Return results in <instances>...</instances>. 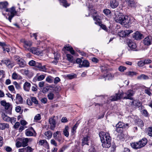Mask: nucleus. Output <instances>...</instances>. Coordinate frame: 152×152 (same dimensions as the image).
I'll return each instance as SVG.
<instances>
[{
	"label": "nucleus",
	"instance_id": "f257e3e1",
	"mask_svg": "<svg viewBox=\"0 0 152 152\" xmlns=\"http://www.w3.org/2000/svg\"><path fill=\"white\" fill-rule=\"evenodd\" d=\"M99 135L102 143V146L105 148H109L110 147L111 139L109 134L102 131L99 132Z\"/></svg>",
	"mask_w": 152,
	"mask_h": 152
},
{
	"label": "nucleus",
	"instance_id": "f03ea898",
	"mask_svg": "<svg viewBox=\"0 0 152 152\" xmlns=\"http://www.w3.org/2000/svg\"><path fill=\"white\" fill-rule=\"evenodd\" d=\"M115 21L119 23L125 27H128L131 24V21L130 18L127 16H121L119 18H116Z\"/></svg>",
	"mask_w": 152,
	"mask_h": 152
},
{
	"label": "nucleus",
	"instance_id": "7ed1b4c3",
	"mask_svg": "<svg viewBox=\"0 0 152 152\" xmlns=\"http://www.w3.org/2000/svg\"><path fill=\"white\" fill-rule=\"evenodd\" d=\"M116 131L117 132H121L122 131L119 129H118L122 128V129H126L129 127V124H125L124 123L121 122H119L116 125Z\"/></svg>",
	"mask_w": 152,
	"mask_h": 152
},
{
	"label": "nucleus",
	"instance_id": "20e7f679",
	"mask_svg": "<svg viewBox=\"0 0 152 152\" xmlns=\"http://www.w3.org/2000/svg\"><path fill=\"white\" fill-rule=\"evenodd\" d=\"M1 105L4 107L5 109L7 110L6 112L9 114H11L12 108L10 107V104L6 102V101L4 100L1 101Z\"/></svg>",
	"mask_w": 152,
	"mask_h": 152
},
{
	"label": "nucleus",
	"instance_id": "39448f33",
	"mask_svg": "<svg viewBox=\"0 0 152 152\" xmlns=\"http://www.w3.org/2000/svg\"><path fill=\"white\" fill-rule=\"evenodd\" d=\"M124 94L125 95V96H124V99H129L130 100H132L133 99L132 96H133L134 94V92L132 90H129Z\"/></svg>",
	"mask_w": 152,
	"mask_h": 152
},
{
	"label": "nucleus",
	"instance_id": "423d86ee",
	"mask_svg": "<svg viewBox=\"0 0 152 152\" xmlns=\"http://www.w3.org/2000/svg\"><path fill=\"white\" fill-rule=\"evenodd\" d=\"M1 62L5 64L8 68H12L14 66L13 61L7 58L2 60Z\"/></svg>",
	"mask_w": 152,
	"mask_h": 152
},
{
	"label": "nucleus",
	"instance_id": "0eeeda50",
	"mask_svg": "<svg viewBox=\"0 0 152 152\" xmlns=\"http://www.w3.org/2000/svg\"><path fill=\"white\" fill-rule=\"evenodd\" d=\"M25 134L27 136L31 137L32 136H36L37 134L32 127L29 129H27L25 130Z\"/></svg>",
	"mask_w": 152,
	"mask_h": 152
},
{
	"label": "nucleus",
	"instance_id": "6e6552de",
	"mask_svg": "<svg viewBox=\"0 0 152 152\" xmlns=\"http://www.w3.org/2000/svg\"><path fill=\"white\" fill-rule=\"evenodd\" d=\"M124 92L121 93L116 94L115 96H112L110 97V100L112 101H115L117 100L122 99H124Z\"/></svg>",
	"mask_w": 152,
	"mask_h": 152
},
{
	"label": "nucleus",
	"instance_id": "1a4fd4ad",
	"mask_svg": "<svg viewBox=\"0 0 152 152\" xmlns=\"http://www.w3.org/2000/svg\"><path fill=\"white\" fill-rule=\"evenodd\" d=\"M22 42L23 43V46L26 50L28 51L32 45V42L30 40H23Z\"/></svg>",
	"mask_w": 152,
	"mask_h": 152
},
{
	"label": "nucleus",
	"instance_id": "9d476101",
	"mask_svg": "<svg viewBox=\"0 0 152 152\" xmlns=\"http://www.w3.org/2000/svg\"><path fill=\"white\" fill-rule=\"evenodd\" d=\"M53 137L55 140L60 142L62 140V135L61 132L57 131L53 134Z\"/></svg>",
	"mask_w": 152,
	"mask_h": 152
},
{
	"label": "nucleus",
	"instance_id": "9b49d317",
	"mask_svg": "<svg viewBox=\"0 0 152 152\" xmlns=\"http://www.w3.org/2000/svg\"><path fill=\"white\" fill-rule=\"evenodd\" d=\"M49 123L50 125V129L54 130L56 126V122L53 118H49Z\"/></svg>",
	"mask_w": 152,
	"mask_h": 152
},
{
	"label": "nucleus",
	"instance_id": "f8f14e48",
	"mask_svg": "<svg viewBox=\"0 0 152 152\" xmlns=\"http://www.w3.org/2000/svg\"><path fill=\"white\" fill-rule=\"evenodd\" d=\"M34 66L38 68L39 70L45 72L47 70L45 65L42 66V64L41 63L38 62L37 61H36V62Z\"/></svg>",
	"mask_w": 152,
	"mask_h": 152
},
{
	"label": "nucleus",
	"instance_id": "ddd939ff",
	"mask_svg": "<svg viewBox=\"0 0 152 152\" xmlns=\"http://www.w3.org/2000/svg\"><path fill=\"white\" fill-rule=\"evenodd\" d=\"M143 43L144 44L147 46H149L152 43V37L151 36H148L144 39Z\"/></svg>",
	"mask_w": 152,
	"mask_h": 152
},
{
	"label": "nucleus",
	"instance_id": "4468645a",
	"mask_svg": "<svg viewBox=\"0 0 152 152\" xmlns=\"http://www.w3.org/2000/svg\"><path fill=\"white\" fill-rule=\"evenodd\" d=\"M114 77V75L113 74L108 73L104 74L102 78H104L105 80H110L113 79Z\"/></svg>",
	"mask_w": 152,
	"mask_h": 152
},
{
	"label": "nucleus",
	"instance_id": "2eb2a0df",
	"mask_svg": "<svg viewBox=\"0 0 152 152\" xmlns=\"http://www.w3.org/2000/svg\"><path fill=\"white\" fill-rule=\"evenodd\" d=\"M32 140L31 138H23L21 141L22 146L25 147L28 145V143L29 141L31 142Z\"/></svg>",
	"mask_w": 152,
	"mask_h": 152
},
{
	"label": "nucleus",
	"instance_id": "dca6fc26",
	"mask_svg": "<svg viewBox=\"0 0 152 152\" xmlns=\"http://www.w3.org/2000/svg\"><path fill=\"white\" fill-rule=\"evenodd\" d=\"M110 6L112 8H116L119 5V2L117 0H110Z\"/></svg>",
	"mask_w": 152,
	"mask_h": 152
},
{
	"label": "nucleus",
	"instance_id": "f3484780",
	"mask_svg": "<svg viewBox=\"0 0 152 152\" xmlns=\"http://www.w3.org/2000/svg\"><path fill=\"white\" fill-rule=\"evenodd\" d=\"M142 105L141 102L139 101V100L136 99L132 101L131 105L132 106H135L139 107Z\"/></svg>",
	"mask_w": 152,
	"mask_h": 152
},
{
	"label": "nucleus",
	"instance_id": "a211bd4d",
	"mask_svg": "<svg viewBox=\"0 0 152 152\" xmlns=\"http://www.w3.org/2000/svg\"><path fill=\"white\" fill-rule=\"evenodd\" d=\"M17 62L19 67L21 68H23L26 65V61L22 58L19 59L18 61H17Z\"/></svg>",
	"mask_w": 152,
	"mask_h": 152
},
{
	"label": "nucleus",
	"instance_id": "6ab92c4d",
	"mask_svg": "<svg viewBox=\"0 0 152 152\" xmlns=\"http://www.w3.org/2000/svg\"><path fill=\"white\" fill-rule=\"evenodd\" d=\"M133 38L136 40H138L142 39L143 38V35L138 31H136L133 35Z\"/></svg>",
	"mask_w": 152,
	"mask_h": 152
},
{
	"label": "nucleus",
	"instance_id": "aec40b11",
	"mask_svg": "<svg viewBox=\"0 0 152 152\" xmlns=\"http://www.w3.org/2000/svg\"><path fill=\"white\" fill-rule=\"evenodd\" d=\"M89 63L88 61L86 60L82 61L81 64H79V67H87L89 66Z\"/></svg>",
	"mask_w": 152,
	"mask_h": 152
},
{
	"label": "nucleus",
	"instance_id": "412c9836",
	"mask_svg": "<svg viewBox=\"0 0 152 152\" xmlns=\"http://www.w3.org/2000/svg\"><path fill=\"white\" fill-rule=\"evenodd\" d=\"M23 102V99L22 97L19 94H17L16 98V103L17 104H22Z\"/></svg>",
	"mask_w": 152,
	"mask_h": 152
},
{
	"label": "nucleus",
	"instance_id": "4be33fe9",
	"mask_svg": "<svg viewBox=\"0 0 152 152\" xmlns=\"http://www.w3.org/2000/svg\"><path fill=\"white\" fill-rule=\"evenodd\" d=\"M8 5V2L7 1L0 2V8L2 9H4L6 11Z\"/></svg>",
	"mask_w": 152,
	"mask_h": 152
},
{
	"label": "nucleus",
	"instance_id": "5701e85b",
	"mask_svg": "<svg viewBox=\"0 0 152 152\" xmlns=\"http://www.w3.org/2000/svg\"><path fill=\"white\" fill-rule=\"evenodd\" d=\"M28 51L31 52L34 54L36 55H38L40 53L38 48L35 47H32L30 48Z\"/></svg>",
	"mask_w": 152,
	"mask_h": 152
},
{
	"label": "nucleus",
	"instance_id": "b1692460",
	"mask_svg": "<svg viewBox=\"0 0 152 152\" xmlns=\"http://www.w3.org/2000/svg\"><path fill=\"white\" fill-rule=\"evenodd\" d=\"M31 84L28 82H25L23 85V89L25 91H29L31 87Z\"/></svg>",
	"mask_w": 152,
	"mask_h": 152
},
{
	"label": "nucleus",
	"instance_id": "393cba45",
	"mask_svg": "<svg viewBox=\"0 0 152 152\" xmlns=\"http://www.w3.org/2000/svg\"><path fill=\"white\" fill-rule=\"evenodd\" d=\"M6 12H10L11 13L10 15L14 16L16 13V11H15V9L14 7H12L10 9H6Z\"/></svg>",
	"mask_w": 152,
	"mask_h": 152
},
{
	"label": "nucleus",
	"instance_id": "a878e982",
	"mask_svg": "<svg viewBox=\"0 0 152 152\" xmlns=\"http://www.w3.org/2000/svg\"><path fill=\"white\" fill-rule=\"evenodd\" d=\"M38 143L40 145H45L47 147V148L48 149L49 148L48 142L45 140H40Z\"/></svg>",
	"mask_w": 152,
	"mask_h": 152
},
{
	"label": "nucleus",
	"instance_id": "bb28decb",
	"mask_svg": "<svg viewBox=\"0 0 152 152\" xmlns=\"http://www.w3.org/2000/svg\"><path fill=\"white\" fill-rule=\"evenodd\" d=\"M128 46L130 48V49H135L137 47L135 43L132 42L131 40H129L128 43Z\"/></svg>",
	"mask_w": 152,
	"mask_h": 152
},
{
	"label": "nucleus",
	"instance_id": "cd10ccee",
	"mask_svg": "<svg viewBox=\"0 0 152 152\" xmlns=\"http://www.w3.org/2000/svg\"><path fill=\"white\" fill-rule=\"evenodd\" d=\"M125 75L127 76L132 77L134 75H136L137 73L134 72L129 71L125 72Z\"/></svg>",
	"mask_w": 152,
	"mask_h": 152
},
{
	"label": "nucleus",
	"instance_id": "c85d7f7f",
	"mask_svg": "<svg viewBox=\"0 0 152 152\" xmlns=\"http://www.w3.org/2000/svg\"><path fill=\"white\" fill-rule=\"evenodd\" d=\"M89 137L88 136L83 137V139L82 140V145L83 146L85 145H88V141L89 140Z\"/></svg>",
	"mask_w": 152,
	"mask_h": 152
},
{
	"label": "nucleus",
	"instance_id": "c756f323",
	"mask_svg": "<svg viewBox=\"0 0 152 152\" xmlns=\"http://www.w3.org/2000/svg\"><path fill=\"white\" fill-rule=\"evenodd\" d=\"M147 140L146 138H143L141 140L139 141L140 144L141 145L142 147H144L146 144L147 142Z\"/></svg>",
	"mask_w": 152,
	"mask_h": 152
},
{
	"label": "nucleus",
	"instance_id": "7c9ffc66",
	"mask_svg": "<svg viewBox=\"0 0 152 152\" xmlns=\"http://www.w3.org/2000/svg\"><path fill=\"white\" fill-rule=\"evenodd\" d=\"M69 129V126H66L63 130V134L66 137H68L69 135V132L68 131Z\"/></svg>",
	"mask_w": 152,
	"mask_h": 152
},
{
	"label": "nucleus",
	"instance_id": "2f4dec72",
	"mask_svg": "<svg viewBox=\"0 0 152 152\" xmlns=\"http://www.w3.org/2000/svg\"><path fill=\"white\" fill-rule=\"evenodd\" d=\"M1 117L3 119L6 121H10L11 118L7 115L4 113H2L1 114Z\"/></svg>",
	"mask_w": 152,
	"mask_h": 152
},
{
	"label": "nucleus",
	"instance_id": "473e14b6",
	"mask_svg": "<svg viewBox=\"0 0 152 152\" xmlns=\"http://www.w3.org/2000/svg\"><path fill=\"white\" fill-rule=\"evenodd\" d=\"M20 72L22 74L26 76L28 75L29 74L30 72L28 69H22L20 70Z\"/></svg>",
	"mask_w": 152,
	"mask_h": 152
},
{
	"label": "nucleus",
	"instance_id": "72a5a7b5",
	"mask_svg": "<svg viewBox=\"0 0 152 152\" xmlns=\"http://www.w3.org/2000/svg\"><path fill=\"white\" fill-rule=\"evenodd\" d=\"M23 152H32L34 149L30 146H27L26 148H22Z\"/></svg>",
	"mask_w": 152,
	"mask_h": 152
},
{
	"label": "nucleus",
	"instance_id": "f704fd0d",
	"mask_svg": "<svg viewBox=\"0 0 152 152\" xmlns=\"http://www.w3.org/2000/svg\"><path fill=\"white\" fill-rule=\"evenodd\" d=\"M9 126L8 124L5 123H0V129L3 130L5 128H8Z\"/></svg>",
	"mask_w": 152,
	"mask_h": 152
},
{
	"label": "nucleus",
	"instance_id": "c9c22d12",
	"mask_svg": "<svg viewBox=\"0 0 152 152\" xmlns=\"http://www.w3.org/2000/svg\"><path fill=\"white\" fill-rule=\"evenodd\" d=\"M94 13H95L96 15L95 16H93V19L94 20L97 21V22H95V23L96 24H97L98 23L99 24V23H100L99 21L100 20L99 17L97 15V13L96 11H95Z\"/></svg>",
	"mask_w": 152,
	"mask_h": 152
},
{
	"label": "nucleus",
	"instance_id": "e433bc0d",
	"mask_svg": "<svg viewBox=\"0 0 152 152\" xmlns=\"http://www.w3.org/2000/svg\"><path fill=\"white\" fill-rule=\"evenodd\" d=\"M45 135L47 137V139H49L51 138L52 135V133L50 131H48L44 133Z\"/></svg>",
	"mask_w": 152,
	"mask_h": 152
},
{
	"label": "nucleus",
	"instance_id": "4c0bfd02",
	"mask_svg": "<svg viewBox=\"0 0 152 152\" xmlns=\"http://www.w3.org/2000/svg\"><path fill=\"white\" fill-rule=\"evenodd\" d=\"M12 79L15 80L17 79L18 77L20 79H22L21 76L17 74L15 72H14L12 74Z\"/></svg>",
	"mask_w": 152,
	"mask_h": 152
},
{
	"label": "nucleus",
	"instance_id": "58836bf2",
	"mask_svg": "<svg viewBox=\"0 0 152 152\" xmlns=\"http://www.w3.org/2000/svg\"><path fill=\"white\" fill-rule=\"evenodd\" d=\"M54 78L50 76H48L46 78L45 81L49 83H53Z\"/></svg>",
	"mask_w": 152,
	"mask_h": 152
},
{
	"label": "nucleus",
	"instance_id": "ea45409f",
	"mask_svg": "<svg viewBox=\"0 0 152 152\" xmlns=\"http://www.w3.org/2000/svg\"><path fill=\"white\" fill-rule=\"evenodd\" d=\"M127 4L129 6L131 7H134L136 5L134 0H130V1L128 2Z\"/></svg>",
	"mask_w": 152,
	"mask_h": 152
},
{
	"label": "nucleus",
	"instance_id": "a19ab883",
	"mask_svg": "<svg viewBox=\"0 0 152 152\" xmlns=\"http://www.w3.org/2000/svg\"><path fill=\"white\" fill-rule=\"evenodd\" d=\"M121 14L122 13L118 11H115L114 14L115 17H114V20H115L116 18H119L120 16H122L123 15H121Z\"/></svg>",
	"mask_w": 152,
	"mask_h": 152
},
{
	"label": "nucleus",
	"instance_id": "79ce46f5",
	"mask_svg": "<svg viewBox=\"0 0 152 152\" xmlns=\"http://www.w3.org/2000/svg\"><path fill=\"white\" fill-rule=\"evenodd\" d=\"M137 79H139L147 80L148 79V77L147 75L142 74L138 77Z\"/></svg>",
	"mask_w": 152,
	"mask_h": 152
},
{
	"label": "nucleus",
	"instance_id": "37998d69",
	"mask_svg": "<svg viewBox=\"0 0 152 152\" xmlns=\"http://www.w3.org/2000/svg\"><path fill=\"white\" fill-rule=\"evenodd\" d=\"M54 94L51 92L49 93L47 95V97L50 100H53L54 98Z\"/></svg>",
	"mask_w": 152,
	"mask_h": 152
},
{
	"label": "nucleus",
	"instance_id": "c03bdc74",
	"mask_svg": "<svg viewBox=\"0 0 152 152\" xmlns=\"http://www.w3.org/2000/svg\"><path fill=\"white\" fill-rule=\"evenodd\" d=\"M118 35L121 37H125L126 35V32L122 31L118 33Z\"/></svg>",
	"mask_w": 152,
	"mask_h": 152
},
{
	"label": "nucleus",
	"instance_id": "a18cd8bd",
	"mask_svg": "<svg viewBox=\"0 0 152 152\" xmlns=\"http://www.w3.org/2000/svg\"><path fill=\"white\" fill-rule=\"evenodd\" d=\"M60 1L63 3V6L66 7H67L69 6L70 5L69 4L67 3L66 0H59Z\"/></svg>",
	"mask_w": 152,
	"mask_h": 152
},
{
	"label": "nucleus",
	"instance_id": "49530a36",
	"mask_svg": "<svg viewBox=\"0 0 152 152\" xmlns=\"http://www.w3.org/2000/svg\"><path fill=\"white\" fill-rule=\"evenodd\" d=\"M66 57L67 60L70 62H72L73 60V57L70 54H67Z\"/></svg>",
	"mask_w": 152,
	"mask_h": 152
},
{
	"label": "nucleus",
	"instance_id": "de8ad7c7",
	"mask_svg": "<svg viewBox=\"0 0 152 152\" xmlns=\"http://www.w3.org/2000/svg\"><path fill=\"white\" fill-rule=\"evenodd\" d=\"M78 124L77 123H76L72 127V133H73V134L75 132L78 126Z\"/></svg>",
	"mask_w": 152,
	"mask_h": 152
},
{
	"label": "nucleus",
	"instance_id": "09e8293b",
	"mask_svg": "<svg viewBox=\"0 0 152 152\" xmlns=\"http://www.w3.org/2000/svg\"><path fill=\"white\" fill-rule=\"evenodd\" d=\"M148 134L149 136L152 137V127H150L148 128Z\"/></svg>",
	"mask_w": 152,
	"mask_h": 152
},
{
	"label": "nucleus",
	"instance_id": "8fccbe9b",
	"mask_svg": "<svg viewBox=\"0 0 152 152\" xmlns=\"http://www.w3.org/2000/svg\"><path fill=\"white\" fill-rule=\"evenodd\" d=\"M45 75H41L38 77L37 80L38 81L42 80L45 78Z\"/></svg>",
	"mask_w": 152,
	"mask_h": 152
},
{
	"label": "nucleus",
	"instance_id": "3c124183",
	"mask_svg": "<svg viewBox=\"0 0 152 152\" xmlns=\"http://www.w3.org/2000/svg\"><path fill=\"white\" fill-rule=\"evenodd\" d=\"M41 118V115L39 114L36 115L34 117V120L36 121L40 120Z\"/></svg>",
	"mask_w": 152,
	"mask_h": 152
},
{
	"label": "nucleus",
	"instance_id": "603ef678",
	"mask_svg": "<svg viewBox=\"0 0 152 152\" xmlns=\"http://www.w3.org/2000/svg\"><path fill=\"white\" fill-rule=\"evenodd\" d=\"M4 53H5L6 51L7 52H9L10 51V48L9 46H7V45L5 47L3 48Z\"/></svg>",
	"mask_w": 152,
	"mask_h": 152
},
{
	"label": "nucleus",
	"instance_id": "864d4df0",
	"mask_svg": "<svg viewBox=\"0 0 152 152\" xmlns=\"http://www.w3.org/2000/svg\"><path fill=\"white\" fill-rule=\"evenodd\" d=\"M13 84L15 86L16 88L17 89H20L21 87L20 85L16 81H14Z\"/></svg>",
	"mask_w": 152,
	"mask_h": 152
},
{
	"label": "nucleus",
	"instance_id": "5fc2aeb1",
	"mask_svg": "<svg viewBox=\"0 0 152 152\" xmlns=\"http://www.w3.org/2000/svg\"><path fill=\"white\" fill-rule=\"evenodd\" d=\"M130 145L131 147L134 149H138V147L137 146V142H134L131 143L130 144Z\"/></svg>",
	"mask_w": 152,
	"mask_h": 152
},
{
	"label": "nucleus",
	"instance_id": "6e6d98bb",
	"mask_svg": "<svg viewBox=\"0 0 152 152\" xmlns=\"http://www.w3.org/2000/svg\"><path fill=\"white\" fill-rule=\"evenodd\" d=\"M31 100L32 102H33L35 104H37L38 103V101L37 99L35 97H31Z\"/></svg>",
	"mask_w": 152,
	"mask_h": 152
},
{
	"label": "nucleus",
	"instance_id": "4d7b16f0",
	"mask_svg": "<svg viewBox=\"0 0 152 152\" xmlns=\"http://www.w3.org/2000/svg\"><path fill=\"white\" fill-rule=\"evenodd\" d=\"M147 88V89L145 90V93L149 96H151L152 95V93L151 92L150 89L149 88Z\"/></svg>",
	"mask_w": 152,
	"mask_h": 152
},
{
	"label": "nucleus",
	"instance_id": "13d9d810",
	"mask_svg": "<svg viewBox=\"0 0 152 152\" xmlns=\"http://www.w3.org/2000/svg\"><path fill=\"white\" fill-rule=\"evenodd\" d=\"M103 12L106 15H108L111 13L110 10L108 9H106L103 10Z\"/></svg>",
	"mask_w": 152,
	"mask_h": 152
},
{
	"label": "nucleus",
	"instance_id": "bf43d9fd",
	"mask_svg": "<svg viewBox=\"0 0 152 152\" xmlns=\"http://www.w3.org/2000/svg\"><path fill=\"white\" fill-rule=\"evenodd\" d=\"M126 69V67L121 66L119 67L118 70L120 72H123Z\"/></svg>",
	"mask_w": 152,
	"mask_h": 152
},
{
	"label": "nucleus",
	"instance_id": "052dcab7",
	"mask_svg": "<svg viewBox=\"0 0 152 152\" xmlns=\"http://www.w3.org/2000/svg\"><path fill=\"white\" fill-rule=\"evenodd\" d=\"M8 88L10 91L13 93L15 91L14 86L13 85L9 86L8 87Z\"/></svg>",
	"mask_w": 152,
	"mask_h": 152
},
{
	"label": "nucleus",
	"instance_id": "680f3d73",
	"mask_svg": "<svg viewBox=\"0 0 152 152\" xmlns=\"http://www.w3.org/2000/svg\"><path fill=\"white\" fill-rule=\"evenodd\" d=\"M71 49H72V47L70 46H64L62 49V50L65 51V50L67 51H69Z\"/></svg>",
	"mask_w": 152,
	"mask_h": 152
},
{
	"label": "nucleus",
	"instance_id": "e2e57ef3",
	"mask_svg": "<svg viewBox=\"0 0 152 152\" xmlns=\"http://www.w3.org/2000/svg\"><path fill=\"white\" fill-rule=\"evenodd\" d=\"M36 61L33 60L30 61L28 63V64L31 66H34Z\"/></svg>",
	"mask_w": 152,
	"mask_h": 152
},
{
	"label": "nucleus",
	"instance_id": "0e129e2a",
	"mask_svg": "<svg viewBox=\"0 0 152 152\" xmlns=\"http://www.w3.org/2000/svg\"><path fill=\"white\" fill-rule=\"evenodd\" d=\"M143 61L145 65L151 63V60L149 59H145Z\"/></svg>",
	"mask_w": 152,
	"mask_h": 152
},
{
	"label": "nucleus",
	"instance_id": "69168bd1",
	"mask_svg": "<svg viewBox=\"0 0 152 152\" xmlns=\"http://www.w3.org/2000/svg\"><path fill=\"white\" fill-rule=\"evenodd\" d=\"M99 24L100 26L102 29L105 31L107 30V27L105 25L102 24L101 23H99Z\"/></svg>",
	"mask_w": 152,
	"mask_h": 152
},
{
	"label": "nucleus",
	"instance_id": "338daca9",
	"mask_svg": "<svg viewBox=\"0 0 152 152\" xmlns=\"http://www.w3.org/2000/svg\"><path fill=\"white\" fill-rule=\"evenodd\" d=\"M38 87L36 85H34L31 88V90L34 92L36 91L37 90Z\"/></svg>",
	"mask_w": 152,
	"mask_h": 152
},
{
	"label": "nucleus",
	"instance_id": "774afa93",
	"mask_svg": "<svg viewBox=\"0 0 152 152\" xmlns=\"http://www.w3.org/2000/svg\"><path fill=\"white\" fill-rule=\"evenodd\" d=\"M50 143L51 144L54 145L55 146H57V144L54 139H52L50 140Z\"/></svg>",
	"mask_w": 152,
	"mask_h": 152
}]
</instances>
